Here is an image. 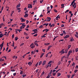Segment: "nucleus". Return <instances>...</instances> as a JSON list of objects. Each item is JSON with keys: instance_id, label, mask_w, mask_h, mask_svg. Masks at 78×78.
<instances>
[{"instance_id": "obj_11", "label": "nucleus", "mask_w": 78, "mask_h": 78, "mask_svg": "<svg viewBox=\"0 0 78 78\" xmlns=\"http://www.w3.org/2000/svg\"><path fill=\"white\" fill-rule=\"evenodd\" d=\"M76 1V0H74L71 3V5H73V3H75V2Z\"/></svg>"}, {"instance_id": "obj_59", "label": "nucleus", "mask_w": 78, "mask_h": 78, "mask_svg": "<svg viewBox=\"0 0 78 78\" xmlns=\"http://www.w3.org/2000/svg\"><path fill=\"white\" fill-rule=\"evenodd\" d=\"M11 52V49L9 50L7 52L8 53H9V52Z\"/></svg>"}, {"instance_id": "obj_53", "label": "nucleus", "mask_w": 78, "mask_h": 78, "mask_svg": "<svg viewBox=\"0 0 78 78\" xmlns=\"http://www.w3.org/2000/svg\"><path fill=\"white\" fill-rule=\"evenodd\" d=\"M75 62H73V64H72V66H75Z\"/></svg>"}, {"instance_id": "obj_9", "label": "nucleus", "mask_w": 78, "mask_h": 78, "mask_svg": "<svg viewBox=\"0 0 78 78\" xmlns=\"http://www.w3.org/2000/svg\"><path fill=\"white\" fill-rule=\"evenodd\" d=\"M20 6V4H19L18 5L16 6V8H19Z\"/></svg>"}, {"instance_id": "obj_24", "label": "nucleus", "mask_w": 78, "mask_h": 78, "mask_svg": "<svg viewBox=\"0 0 78 78\" xmlns=\"http://www.w3.org/2000/svg\"><path fill=\"white\" fill-rule=\"evenodd\" d=\"M74 41V39H73V38H72L71 39V42H73Z\"/></svg>"}, {"instance_id": "obj_31", "label": "nucleus", "mask_w": 78, "mask_h": 78, "mask_svg": "<svg viewBox=\"0 0 78 78\" xmlns=\"http://www.w3.org/2000/svg\"><path fill=\"white\" fill-rule=\"evenodd\" d=\"M58 37V36L55 37L53 39V41H55V39H56V37Z\"/></svg>"}, {"instance_id": "obj_54", "label": "nucleus", "mask_w": 78, "mask_h": 78, "mask_svg": "<svg viewBox=\"0 0 78 78\" xmlns=\"http://www.w3.org/2000/svg\"><path fill=\"white\" fill-rule=\"evenodd\" d=\"M53 76H55V75H56V73H54L53 74Z\"/></svg>"}, {"instance_id": "obj_29", "label": "nucleus", "mask_w": 78, "mask_h": 78, "mask_svg": "<svg viewBox=\"0 0 78 78\" xmlns=\"http://www.w3.org/2000/svg\"><path fill=\"white\" fill-rule=\"evenodd\" d=\"M60 64H61V61H59L58 63V65L59 66V65H60Z\"/></svg>"}, {"instance_id": "obj_27", "label": "nucleus", "mask_w": 78, "mask_h": 78, "mask_svg": "<svg viewBox=\"0 0 78 78\" xmlns=\"http://www.w3.org/2000/svg\"><path fill=\"white\" fill-rule=\"evenodd\" d=\"M68 48H70V47H71V45H68Z\"/></svg>"}, {"instance_id": "obj_50", "label": "nucleus", "mask_w": 78, "mask_h": 78, "mask_svg": "<svg viewBox=\"0 0 78 78\" xmlns=\"http://www.w3.org/2000/svg\"><path fill=\"white\" fill-rule=\"evenodd\" d=\"M75 76V75H74V74H73L72 75V76H71V78H73V76Z\"/></svg>"}, {"instance_id": "obj_57", "label": "nucleus", "mask_w": 78, "mask_h": 78, "mask_svg": "<svg viewBox=\"0 0 78 78\" xmlns=\"http://www.w3.org/2000/svg\"><path fill=\"white\" fill-rule=\"evenodd\" d=\"M42 37H46V36H45V35H43Z\"/></svg>"}, {"instance_id": "obj_3", "label": "nucleus", "mask_w": 78, "mask_h": 78, "mask_svg": "<svg viewBox=\"0 0 78 78\" xmlns=\"http://www.w3.org/2000/svg\"><path fill=\"white\" fill-rule=\"evenodd\" d=\"M20 19L22 20L21 21L22 22H25V21H26V20H24L23 18H21Z\"/></svg>"}, {"instance_id": "obj_38", "label": "nucleus", "mask_w": 78, "mask_h": 78, "mask_svg": "<svg viewBox=\"0 0 78 78\" xmlns=\"http://www.w3.org/2000/svg\"><path fill=\"white\" fill-rule=\"evenodd\" d=\"M39 69H37L36 70V73H37V72H38V71H39Z\"/></svg>"}, {"instance_id": "obj_39", "label": "nucleus", "mask_w": 78, "mask_h": 78, "mask_svg": "<svg viewBox=\"0 0 78 78\" xmlns=\"http://www.w3.org/2000/svg\"><path fill=\"white\" fill-rule=\"evenodd\" d=\"M77 71H78V70L77 69H76V70H75L74 71L75 73H76V72H77Z\"/></svg>"}, {"instance_id": "obj_62", "label": "nucleus", "mask_w": 78, "mask_h": 78, "mask_svg": "<svg viewBox=\"0 0 78 78\" xmlns=\"http://www.w3.org/2000/svg\"><path fill=\"white\" fill-rule=\"evenodd\" d=\"M68 78H70V75H68Z\"/></svg>"}, {"instance_id": "obj_23", "label": "nucleus", "mask_w": 78, "mask_h": 78, "mask_svg": "<svg viewBox=\"0 0 78 78\" xmlns=\"http://www.w3.org/2000/svg\"><path fill=\"white\" fill-rule=\"evenodd\" d=\"M54 11L55 12H58V11L55 9H54Z\"/></svg>"}, {"instance_id": "obj_60", "label": "nucleus", "mask_w": 78, "mask_h": 78, "mask_svg": "<svg viewBox=\"0 0 78 78\" xmlns=\"http://www.w3.org/2000/svg\"><path fill=\"white\" fill-rule=\"evenodd\" d=\"M64 27V24H62L61 25V27Z\"/></svg>"}, {"instance_id": "obj_14", "label": "nucleus", "mask_w": 78, "mask_h": 78, "mask_svg": "<svg viewBox=\"0 0 78 78\" xmlns=\"http://www.w3.org/2000/svg\"><path fill=\"white\" fill-rule=\"evenodd\" d=\"M76 3H74V5H73L74 6H75L74 7V8H76Z\"/></svg>"}, {"instance_id": "obj_19", "label": "nucleus", "mask_w": 78, "mask_h": 78, "mask_svg": "<svg viewBox=\"0 0 78 78\" xmlns=\"http://www.w3.org/2000/svg\"><path fill=\"white\" fill-rule=\"evenodd\" d=\"M35 47V45L32 46H31V48H34Z\"/></svg>"}, {"instance_id": "obj_34", "label": "nucleus", "mask_w": 78, "mask_h": 78, "mask_svg": "<svg viewBox=\"0 0 78 78\" xmlns=\"http://www.w3.org/2000/svg\"><path fill=\"white\" fill-rule=\"evenodd\" d=\"M25 34H26V36H28V34H27L26 33H25V32L24 33V35H25Z\"/></svg>"}, {"instance_id": "obj_44", "label": "nucleus", "mask_w": 78, "mask_h": 78, "mask_svg": "<svg viewBox=\"0 0 78 78\" xmlns=\"http://www.w3.org/2000/svg\"><path fill=\"white\" fill-rule=\"evenodd\" d=\"M26 22L27 24H28V23L29 22V21H28V20H26Z\"/></svg>"}, {"instance_id": "obj_52", "label": "nucleus", "mask_w": 78, "mask_h": 78, "mask_svg": "<svg viewBox=\"0 0 78 78\" xmlns=\"http://www.w3.org/2000/svg\"><path fill=\"white\" fill-rule=\"evenodd\" d=\"M37 36V34H36L35 35H34V36Z\"/></svg>"}, {"instance_id": "obj_7", "label": "nucleus", "mask_w": 78, "mask_h": 78, "mask_svg": "<svg viewBox=\"0 0 78 78\" xmlns=\"http://www.w3.org/2000/svg\"><path fill=\"white\" fill-rule=\"evenodd\" d=\"M69 37V35H66L65 37H64V39H66V38H67V37Z\"/></svg>"}, {"instance_id": "obj_40", "label": "nucleus", "mask_w": 78, "mask_h": 78, "mask_svg": "<svg viewBox=\"0 0 78 78\" xmlns=\"http://www.w3.org/2000/svg\"><path fill=\"white\" fill-rule=\"evenodd\" d=\"M50 11H51V10H50L49 11H48L47 14H48V13H50Z\"/></svg>"}, {"instance_id": "obj_28", "label": "nucleus", "mask_w": 78, "mask_h": 78, "mask_svg": "<svg viewBox=\"0 0 78 78\" xmlns=\"http://www.w3.org/2000/svg\"><path fill=\"white\" fill-rule=\"evenodd\" d=\"M34 45V43H32L30 45V47H32Z\"/></svg>"}, {"instance_id": "obj_15", "label": "nucleus", "mask_w": 78, "mask_h": 78, "mask_svg": "<svg viewBox=\"0 0 78 78\" xmlns=\"http://www.w3.org/2000/svg\"><path fill=\"white\" fill-rule=\"evenodd\" d=\"M50 44V43H45L44 45H48Z\"/></svg>"}, {"instance_id": "obj_22", "label": "nucleus", "mask_w": 78, "mask_h": 78, "mask_svg": "<svg viewBox=\"0 0 78 78\" xmlns=\"http://www.w3.org/2000/svg\"><path fill=\"white\" fill-rule=\"evenodd\" d=\"M41 64H42V61H40V62H39V65L40 66V65H41Z\"/></svg>"}, {"instance_id": "obj_13", "label": "nucleus", "mask_w": 78, "mask_h": 78, "mask_svg": "<svg viewBox=\"0 0 78 78\" xmlns=\"http://www.w3.org/2000/svg\"><path fill=\"white\" fill-rule=\"evenodd\" d=\"M34 44L35 45L37 46V47H38L39 45H38V44L37 43H34Z\"/></svg>"}, {"instance_id": "obj_4", "label": "nucleus", "mask_w": 78, "mask_h": 78, "mask_svg": "<svg viewBox=\"0 0 78 78\" xmlns=\"http://www.w3.org/2000/svg\"><path fill=\"white\" fill-rule=\"evenodd\" d=\"M32 31H34L35 33H37V29L33 30Z\"/></svg>"}, {"instance_id": "obj_12", "label": "nucleus", "mask_w": 78, "mask_h": 78, "mask_svg": "<svg viewBox=\"0 0 78 78\" xmlns=\"http://www.w3.org/2000/svg\"><path fill=\"white\" fill-rule=\"evenodd\" d=\"M59 76H61V73H58L57 77Z\"/></svg>"}, {"instance_id": "obj_49", "label": "nucleus", "mask_w": 78, "mask_h": 78, "mask_svg": "<svg viewBox=\"0 0 78 78\" xmlns=\"http://www.w3.org/2000/svg\"><path fill=\"white\" fill-rule=\"evenodd\" d=\"M37 65H38V63H37L35 65V67H37Z\"/></svg>"}, {"instance_id": "obj_32", "label": "nucleus", "mask_w": 78, "mask_h": 78, "mask_svg": "<svg viewBox=\"0 0 78 78\" xmlns=\"http://www.w3.org/2000/svg\"><path fill=\"white\" fill-rule=\"evenodd\" d=\"M46 78H50V75L49 74H48V76Z\"/></svg>"}, {"instance_id": "obj_33", "label": "nucleus", "mask_w": 78, "mask_h": 78, "mask_svg": "<svg viewBox=\"0 0 78 78\" xmlns=\"http://www.w3.org/2000/svg\"><path fill=\"white\" fill-rule=\"evenodd\" d=\"M49 54V53H48L46 55V58L48 56V55Z\"/></svg>"}, {"instance_id": "obj_21", "label": "nucleus", "mask_w": 78, "mask_h": 78, "mask_svg": "<svg viewBox=\"0 0 78 78\" xmlns=\"http://www.w3.org/2000/svg\"><path fill=\"white\" fill-rule=\"evenodd\" d=\"M65 53H67V49H65Z\"/></svg>"}, {"instance_id": "obj_25", "label": "nucleus", "mask_w": 78, "mask_h": 78, "mask_svg": "<svg viewBox=\"0 0 78 78\" xmlns=\"http://www.w3.org/2000/svg\"><path fill=\"white\" fill-rule=\"evenodd\" d=\"M75 51L76 52H77V51H78V48L75 49Z\"/></svg>"}, {"instance_id": "obj_46", "label": "nucleus", "mask_w": 78, "mask_h": 78, "mask_svg": "<svg viewBox=\"0 0 78 78\" xmlns=\"http://www.w3.org/2000/svg\"><path fill=\"white\" fill-rule=\"evenodd\" d=\"M39 28H42V25H41V26H40Z\"/></svg>"}, {"instance_id": "obj_51", "label": "nucleus", "mask_w": 78, "mask_h": 78, "mask_svg": "<svg viewBox=\"0 0 78 78\" xmlns=\"http://www.w3.org/2000/svg\"><path fill=\"white\" fill-rule=\"evenodd\" d=\"M8 48H9L8 47H7L6 49V51H8Z\"/></svg>"}, {"instance_id": "obj_64", "label": "nucleus", "mask_w": 78, "mask_h": 78, "mask_svg": "<svg viewBox=\"0 0 78 78\" xmlns=\"http://www.w3.org/2000/svg\"><path fill=\"white\" fill-rule=\"evenodd\" d=\"M25 30H26V31H29V30H28V29L26 28Z\"/></svg>"}, {"instance_id": "obj_61", "label": "nucleus", "mask_w": 78, "mask_h": 78, "mask_svg": "<svg viewBox=\"0 0 78 78\" xmlns=\"http://www.w3.org/2000/svg\"><path fill=\"white\" fill-rule=\"evenodd\" d=\"M71 20V18L69 19V22H70V21Z\"/></svg>"}, {"instance_id": "obj_20", "label": "nucleus", "mask_w": 78, "mask_h": 78, "mask_svg": "<svg viewBox=\"0 0 78 78\" xmlns=\"http://www.w3.org/2000/svg\"><path fill=\"white\" fill-rule=\"evenodd\" d=\"M22 76H23V77L24 78L25 77V76H27V75L25 74V75H24L23 74L22 75Z\"/></svg>"}, {"instance_id": "obj_30", "label": "nucleus", "mask_w": 78, "mask_h": 78, "mask_svg": "<svg viewBox=\"0 0 78 78\" xmlns=\"http://www.w3.org/2000/svg\"><path fill=\"white\" fill-rule=\"evenodd\" d=\"M2 35H3V34H0V37L1 38V37H2Z\"/></svg>"}, {"instance_id": "obj_2", "label": "nucleus", "mask_w": 78, "mask_h": 78, "mask_svg": "<svg viewBox=\"0 0 78 78\" xmlns=\"http://www.w3.org/2000/svg\"><path fill=\"white\" fill-rule=\"evenodd\" d=\"M4 42H3L0 45V47H1V50H2V48H3V43Z\"/></svg>"}, {"instance_id": "obj_17", "label": "nucleus", "mask_w": 78, "mask_h": 78, "mask_svg": "<svg viewBox=\"0 0 78 78\" xmlns=\"http://www.w3.org/2000/svg\"><path fill=\"white\" fill-rule=\"evenodd\" d=\"M63 34H66V33L65 31H63Z\"/></svg>"}, {"instance_id": "obj_41", "label": "nucleus", "mask_w": 78, "mask_h": 78, "mask_svg": "<svg viewBox=\"0 0 78 78\" xmlns=\"http://www.w3.org/2000/svg\"><path fill=\"white\" fill-rule=\"evenodd\" d=\"M4 16H5V15H4V16L3 17V22H4L5 21V18H4Z\"/></svg>"}, {"instance_id": "obj_36", "label": "nucleus", "mask_w": 78, "mask_h": 78, "mask_svg": "<svg viewBox=\"0 0 78 78\" xmlns=\"http://www.w3.org/2000/svg\"><path fill=\"white\" fill-rule=\"evenodd\" d=\"M14 12L13 11H12V12L11 14V16H12V14H13V13H14Z\"/></svg>"}, {"instance_id": "obj_5", "label": "nucleus", "mask_w": 78, "mask_h": 78, "mask_svg": "<svg viewBox=\"0 0 78 78\" xmlns=\"http://www.w3.org/2000/svg\"><path fill=\"white\" fill-rule=\"evenodd\" d=\"M28 16V15L27 13H25L24 16V17H27Z\"/></svg>"}, {"instance_id": "obj_43", "label": "nucleus", "mask_w": 78, "mask_h": 78, "mask_svg": "<svg viewBox=\"0 0 78 78\" xmlns=\"http://www.w3.org/2000/svg\"><path fill=\"white\" fill-rule=\"evenodd\" d=\"M12 38L13 39L14 37V34H13L12 36Z\"/></svg>"}, {"instance_id": "obj_47", "label": "nucleus", "mask_w": 78, "mask_h": 78, "mask_svg": "<svg viewBox=\"0 0 78 78\" xmlns=\"http://www.w3.org/2000/svg\"><path fill=\"white\" fill-rule=\"evenodd\" d=\"M64 49H63L62 50V51H61V53H62V52H63V51H64Z\"/></svg>"}, {"instance_id": "obj_37", "label": "nucleus", "mask_w": 78, "mask_h": 78, "mask_svg": "<svg viewBox=\"0 0 78 78\" xmlns=\"http://www.w3.org/2000/svg\"><path fill=\"white\" fill-rule=\"evenodd\" d=\"M44 73H45L44 71H43V72L42 73L41 75H43L44 74Z\"/></svg>"}, {"instance_id": "obj_48", "label": "nucleus", "mask_w": 78, "mask_h": 78, "mask_svg": "<svg viewBox=\"0 0 78 78\" xmlns=\"http://www.w3.org/2000/svg\"><path fill=\"white\" fill-rule=\"evenodd\" d=\"M13 75L14 76H16V73H13Z\"/></svg>"}, {"instance_id": "obj_35", "label": "nucleus", "mask_w": 78, "mask_h": 78, "mask_svg": "<svg viewBox=\"0 0 78 78\" xmlns=\"http://www.w3.org/2000/svg\"><path fill=\"white\" fill-rule=\"evenodd\" d=\"M29 5H30V8H32V5H31V4L30 5V4H29Z\"/></svg>"}, {"instance_id": "obj_10", "label": "nucleus", "mask_w": 78, "mask_h": 78, "mask_svg": "<svg viewBox=\"0 0 78 78\" xmlns=\"http://www.w3.org/2000/svg\"><path fill=\"white\" fill-rule=\"evenodd\" d=\"M47 19H48V22H50V20H51V18L50 17H47Z\"/></svg>"}, {"instance_id": "obj_63", "label": "nucleus", "mask_w": 78, "mask_h": 78, "mask_svg": "<svg viewBox=\"0 0 78 78\" xmlns=\"http://www.w3.org/2000/svg\"><path fill=\"white\" fill-rule=\"evenodd\" d=\"M55 71H56V70L54 69L53 71H52V72H53V73H54V72H55Z\"/></svg>"}, {"instance_id": "obj_55", "label": "nucleus", "mask_w": 78, "mask_h": 78, "mask_svg": "<svg viewBox=\"0 0 78 78\" xmlns=\"http://www.w3.org/2000/svg\"><path fill=\"white\" fill-rule=\"evenodd\" d=\"M25 25V23H23L22 24V27H23Z\"/></svg>"}, {"instance_id": "obj_42", "label": "nucleus", "mask_w": 78, "mask_h": 78, "mask_svg": "<svg viewBox=\"0 0 78 78\" xmlns=\"http://www.w3.org/2000/svg\"><path fill=\"white\" fill-rule=\"evenodd\" d=\"M28 10H26L25 12H24V14H26V13L28 12Z\"/></svg>"}, {"instance_id": "obj_56", "label": "nucleus", "mask_w": 78, "mask_h": 78, "mask_svg": "<svg viewBox=\"0 0 78 78\" xmlns=\"http://www.w3.org/2000/svg\"><path fill=\"white\" fill-rule=\"evenodd\" d=\"M3 6H2L1 8V10L3 11Z\"/></svg>"}, {"instance_id": "obj_6", "label": "nucleus", "mask_w": 78, "mask_h": 78, "mask_svg": "<svg viewBox=\"0 0 78 78\" xmlns=\"http://www.w3.org/2000/svg\"><path fill=\"white\" fill-rule=\"evenodd\" d=\"M33 62L31 63V62H29L28 63V65H29V66H31V65L32 64V63Z\"/></svg>"}, {"instance_id": "obj_45", "label": "nucleus", "mask_w": 78, "mask_h": 78, "mask_svg": "<svg viewBox=\"0 0 78 78\" xmlns=\"http://www.w3.org/2000/svg\"><path fill=\"white\" fill-rule=\"evenodd\" d=\"M42 51H43L44 52H45V49H42Z\"/></svg>"}, {"instance_id": "obj_26", "label": "nucleus", "mask_w": 78, "mask_h": 78, "mask_svg": "<svg viewBox=\"0 0 78 78\" xmlns=\"http://www.w3.org/2000/svg\"><path fill=\"white\" fill-rule=\"evenodd\" d=\"M51 62H52L51 61H49L48 64V65L50 64H51Z\"/></svg>"}, {"instance_id": "obj_1", "label": "nucleus", "mask_w": 78, "mask_h": 78, "mask_svg": "<svg viewBox=\"0 0 78 78\" xmlns=\"http://www.w3.org/2000/svg\"><path fill=\"white\" fill-rule=\"evenodd\" d=\"M72 53V51L70 50L69 51L68 54V55H67V56H68L67 57L69 58V55L71 54Z\"/></svg>"}, {"instance_id": "obj_58", "label": "nucleus", "mask_w": 78, "mask_h": 78, "mask_svg": "<svg viewBox=\"0 0 78 78\" xmlns=\"http://www.w3.org/2000/svg\"><path fill=\"white\" fill-rule=\"evenodd\" d=\"M48 67H49V65H48V66H46V69H47V68H48Z\"/></svg>"}, {"instance_id": "obj_18", "label": "nucleus", "mask_w": 78, "mask_h": 78, "mask_svg": "<svg viewBox=\"0 0 78 78\" xmlns=\"http://www.w3.org/2000/svg\"><path fill=\"white\" fill-rule=\"evenodd\" d=\"M44 55V53H42L41 54V55L40 56V58H42V56Z\"/></svg>"}, {"instance_id": "obj_8", "label": "nucleus", "mask_w": 78, "mask_h": 78, "mask_svg": "<svg viewBox=\"0 0 78 78\" xmlns=\"http://www.w3.org/2000/svg\"><path fill=\"white\" fill-rule=\"evenodd\" d=\"M46 62V61L45 60L43 62V63L42 64V65H43V66H44V65L45 64Z\"/></svg>"}, {"instance_id": "obj_16", "label": "nucleus", "mask_w": 78, "mask_h": 78, "mask_svg": "<svg viewBox=\"0 0 78 78\" xmlns=\"http://www.w3.org/2000/svg\"><path fill=\"white\" fill-rule=\"evenodd\" d=\"M19 39V38H17V37H15V41H17V39Z\"/></svg>"}]
</instances>
